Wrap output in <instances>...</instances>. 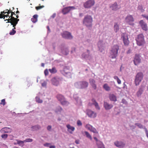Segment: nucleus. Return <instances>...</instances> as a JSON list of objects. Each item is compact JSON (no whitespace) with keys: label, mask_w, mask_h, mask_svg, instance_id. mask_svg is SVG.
Wrapping results in <instances>:
<instances>
[{"label":"nucleus","mask_w":148,"mask_h":148,"mask_svg":"<svg viewBox=\"0 0 148 148\" xmlns=\"http://www.w3.org/2000/svg\"><path fill=\"white\" fill-rule=\"evenodd\" d=\"M125 21L126 23L130 25H133L134 19L132 15H128L125 18Z\"/></svg>","instance_id":"7"},{"label":"nucleus","mask_w":148,"mask_h":148,"mask_svg":"<svg viewBox=\"0 0 148 148\" xmlns=\"http://www.w3.org/2000/svg\"><path fill=\"white\" fill-rule=\"evenodd\" d=\"M119 47L118 45H115L113 46L110 51V57L112 59L116 58L117 56Z\"/></svg>","instance_id":"2"},{"label":"nucleus","mask_w":148,"mask_h":148,"mask_svg":"<svg viewBox=\"0 0 148 148\" xmlns=\"http://www.w3.org/2000/svg\"><path fill=\"white\" fill-rule=\"evenodd\" d=\"M40 128V127L38 125H36V126H33L32 127V129H34V130H36L39 129Z\"/></svg>","instance_id":"35"},{"label":"nucleus","mask_w":148,"mask_h":148,"mask_svg":"<svg viewBox=\"0 0 148 148\" xmlns=\"http://www.w3.org/2000/svg\"><path fill=\"white\" fill-rule=\"evenodd\" d=\"M103 88L106 91H109L110 90V88L107 84H104L103 86Z\"/></svg>","instance_id":"26"},{"label":"nucleus","mask_w":148,"mask_h":148,"mask_svg":"<svg viewBox=\"0 0 148 148\" xmlns=\"http://www.w3.org/2000/svg\"><path fill=\"white\" fill-rule=\"evenodd\" d=\"M141 56L139 54H136L134 58V64L137 65L141 62Z\"/></svg>","instance_id":"9"},{"label":"nucleus","mask_w":148,"mask_h":148,"mask_svg":"<svg viewBox=\"0 0 148 148\" xmlns=\"http://www.w3.org/2000/svg\"><path fill=\"white\" fill-rule=\"evenodd\" d=\"M10 19L13 21L14 22L17 23V24L18 23V22L19 20V19L16 18H14V17H12V18H11V19Z\"/></svg>","instance_id":"34"},{"label":"nucleus","mask_w":148,"mask_h":148,"mask_svg":"<svg viewBox=\"0 0 148 148\" xmlns=\"http://www.w3.org/2000/svg\"><path fill=\"white\" fill-rule=\"evenodd\" d=\"M36 101L38 103H42V101L40 99V98L38 97H36Z\"/></svg>","instance_id":"36"},{"label":"nucleus","mask_w":148,"mask_h":148,"mask_svg":"<svg viewBox=\"0 0 148 148\" xmlns=\"http://www.w3.org/2000/svg\"><path fill=\"white\" fill-rule=\"evenodd\" d=\"M139 23L142 29L143 30L145 31H147V30L148 27L147 25L143 20L140 21Z\"/></svg>","instance_id":"14"},{"label":"nucleus","mask_w":148,"mask_h":148,"mask_svg":"<svg viewBox=\"0 0 148 148\" xmlns=\"http://www.w3.org/2000/svg\"><path fill=\"white\" fill-rule=\"evenodd\" d=\"M117 82L119 84H120L121 83V80L119 78L117 80Z\"/></svg>","instance_id":"54"},{"label":"nucleus","mask_w":148,"mask_h":148,"mask_svg":"<svg viewBox=\"0 0 148 148\" xmlns=\"http://www.w3.org/2000/svg\"><path fill=\"white\" fill-rule=\"evenodd\" d=\"M137 45L139 46L144 45L145 44V41L143 35L141 34L138 35L135 38Z\"/></svg>","instance_id":"3"},{"label":"nucleus","mask_w":148,"mask_h":148,"mask_svg":"<svg viewBox=\"0 0 148 148\" xmlns=\"http://www.w3.org/2000/svg\"><path fill=\"white\" fill-rule=\"evenodd\" d=\"M56 98L61 105H67L69 104V102L67 101L64 96L61 94H59L57 95Z\"/></svg>","instance_id":"5"},{"label":"nucleus","mask_w":148,"mask_h":148,"mask_svg":"<svg viewBox=\"0 0 148 148\" xmlns=\"http://www.w3.org/2000/svg\"><path fill=\"white\" fill-rule=\"evenodd\" d=\"M75 9L74 6H69L64 8L62 10V13L63 14H66L68 13L71 10Z\"/></svg>","instance_id":"12"},{"label":"nucleus","mask_w":148,"mask_h":148,"mask_svg":"<svg viewBox=\"0 0 148 148\" xmlns=\"http://www.w3.org/2000/svg\"><path fill=\"white\" fill-rule=\"evenodd\" d=\"M63 38L68 39H72L73 38L71 33L67 31L64 32L61 34Z\"/></svg>","instance_id":"11"},{"label":"nucleus","mask_w":148,"mask_h":148,"mask_svg":"<svg viewBox=\"0 0 148 148\" xmlns=\"http://www.w3.org/2000/svg\"><path fill=\"white\" fill-rule=\"evenodd\" d=\"M92 103H93V104H94V103H95V102H97L94 99H92Z\"/></svg>","instance_id":"56"},{"label":"nucleus","mask_w":148,"mask_h":148,"mask_svg":"<svg viewBox=\"0 0 148 148\" xmlns=\"http://www.w3.org/2000/svg\"><path fill=\"white\" fill-rule=\"evenodd\" d=\"M50 148H55V146L54 145L51 146L49 147Z\"/></svg>","instance_id":"62"},{"label":"nucleus","mask_w":148,"mask_h":148,"mask_svg":"<svg viewBox=\"0 0 148 148\" xmlns=\"http://www.w3.org/2000/svg\"><path fill=\"white\" fill-rule=\"evenodd\" d=\"M114 30L115 32H117L119 29V25L117 23H115L114 25Z\"/></svg>","instance_id":"30"},{"label":"nucleus","mask_w":148,"mask_h":148,"mask_svg":"<svg viewBox=\"0 0 148 148\" xmlns=\"http://www.w3.org/2000/svg\"><path fill=\"white\" fill-rule=\"evenodd\" d=\"M101 43V41H99V42H98V47H99V50L100 51V52H102V51H103L102 50H103V49H101V47L100 46V45H99V44Z\"/></svg>","instance_id":"40"},{"label":"nucleus","mask_w":148,"mask_h":148,"mask_svg":"<svg viewBox=\"0 0 148 148\" xmlns=\"http://www.w3.org/2000/svg\"><path fill=\"white\" fill-rule=\"evenodd\" d=\"M84 132L85 133V135L88 138H89L90 140H92V137L89 133L87 131H85Z\"/></svg>","instance_id":"33"},{"label":"nucleus","mask_w":148,"mask_h":148,"mask_svg":"<svg viewBox=\"0 0 148 148\" xmlns=\"http://www.w3.org/2000/svg\"><path fill=\"white\" fill-rule=\"evenodd\" d=\"M9 10H8V9L6 10H4L3 11L1 12V13L2 14L3 16L4 17V19H5V17H6L7 18L8 16H9V14H8V12H9Z\"/></svg>","instance_id":"22"},{"label":"nucleus","mask_w":148,"mask_h":148,"mask_svg":"<svg viewBox=\"0 0 148 148\" xmlns=\"http://www.w3.org/2000/svg\"><path fill=\"white\" fill-rule=\"evenodd\" d=\"M94 138L96 141L97 144L99 143L98 142H100V141L99 140H98L97 138L96 137H94Z\"/></svg>","instance_id":"51"},{"label":"nucleus","mask_w":148,"mask_h":148,"mask_svg":"<svg viewBox=\"0 0 148 148\" xmlns=\"http://www.w3.org/2000/svg\"><path fill=\"white\" fill-rule=\"evenodd\" d=\"M95 3L94 0H89L85 2L84 4L85 8H89L93 6Z\"/></svg>","instance_id":"8"},{"label":"nucleus","mask_w":148,"mask_h":148,"mask_svg":"<svg viewBox=\"0 0 148 148\" xmlns=\"http://www.w3.org/2000/svg\"><path fill=\"white\" fill-rule=\"evenodd\" d=\"M104 107L106 110H108L112 108L113 106L112 104H110L106 102H104Z\"/></svg>","instance_id":"19"},{"label":"nucleus","mask_w":148,"mask_h":148,"mask_svg":"<svg viewBox=\"0 0 148 148\" xmlns=\"http://www.w3.org/2000/svg\"><path fill=\"white\" fill-rule=\"evenodd\" d=\"M142 16L143 17L145 18L146 19L148 20V16H146L143 14H142Z\"/></svg>","instance_id":"52"},{"label":"nucleus","mask_w":148,"mask_h":148,"mask_svg":"<svg viewBox=\"0 0 148 148\" xmlns=\"http://www.w3.org/2000/svg\"><path fill=\"white\" fill-rule=\"evenodd\" d=\"M62 110V108L60 106L58 107L56 109V112H60Z\"/></svg>","instance_id":"43"},{"label":"nucleus","mask_w":148,"mask_h":148,"mask_svg":"<svg viewBox=\"0 0 148 148\" xmlns=\"http://www.w3.org/2000/svg\"><path fill=\"white\" fill-rule=\"evenodd\" d=\"M38 15L37 14L34 15L31 19V21L34 23H36L38 21Z\"/></svg>","instance_id":"25"},{"label":"nucleus","mask_w":148,"mask_h":148,"mask_svg":"<svg viewBox=\"0 0 148 148\" xmlns=\"http://www.w3.org/2000/svg\"><path fill=\"white\" fill-rule=\"evenodd\" d=\"M85 127L88 130H90V131L94 133H98V132L97 131L96 129L90 124H87L85 126Z\"/></svg>","instance_id":"15"},{"label":"nucleus","mask_w":148,"mask_h":148,"mask_svg":"<svg viewBox=\"0 0 148 148\" xmlns=\"http://www.w3.org/2000/svg\"><path fill=\"white\" fill-rule=\"evenodd\" d=\"M94 105L95 106V108L96 109L99 110L100 108L98 105V104L97 102H95V103H94Z\"/></svg>","instance_id":"37"},{"label":"nucleus","mask_w":148,"mask_h":148,"mask_svg":"<svg viewBox=\"0 0 148 148\" xmlns=\"http://www.w3.org/2000/svg\"><path fill=\"white\" fill-rule=\"evenodd\" d=\"M143 75L142 72L137 73L136 76L134 80L135 85L136 86L138 85L143 78Z\"/></svg>","instance_id":"6"},{"label":"nucleus","mask_w":148,"mask_h":148,"mask_svg":"<svg viewBox=\"0 0 148 148\" xmlns=\"http://www.w3.org/2000/svg\"><path fill=\"white\" fill-rule=\"evenodd\" d=\"M8 21L6 22V23H10L13 26V27H15L16 25L17 24V23L14 22L13 21L11 20H8Z\"/></svg>","instance_id":"28"},{"label":"nucleus","mask_w":148,"mask_h":148,"mask_svg":"<svg viewBox=\"0 0 148 148\" xmlns=\"http://www.w3.org/2000/svg\"><path fill=\"white\" fill-rule=\"evenodd\" d=\"M8 135L7 134H2V135L1 136V137L3 138V139H5L6 138H7V137H8Z\"/></svg>","instance_id":"45"},{"label":"nucleus","mask_w":148,"mask_h":148,"mask_svg":"<svg viewBox=\"0 0 148 148\" xmlns=\"http://www.w3.org/2000/svg\"><path fill=\"white\" fill-rule=\"evenodd\" d=\"M135 125L137 126L140 129L143 128V125L140 123H136L135 124Z\"/></svg>","instance_id":"39"},{"label":"nucleus","mask_w":148,"mask_h":148,"mask_svg":"<svg viewBox=\"0 0 148 148\" xmlns=\"http://www.w3.org/2000/svg\"><path fill=\"white\" fill-rule=\"evenodd\" d=\"M90 83L92 87L94 90H96L97 88V85L95 81L93 79H90Z\"/></svg>","instance_id":"18"},{"label":"nucleus","mask_w":148,"mask_h":148,"mask_svg":"<svg viewBox=\"0 0 148 148\" xmlns=\"http://www.w3.org/2000/svg\"><path fill=\"white\" fill-rule=\"evenodd\" d=\"M33 141V140L31 138H28L27 139H25V140L24 141V142H32Z\"/></svg>","instance_id":"44"},{"label":"nucleus","mask_w":148,"mask_h":148,"mask_svg":"<svg viewBox=\"0 0 148 148\" xmlns=\"http://www.w3.org/2000/svg\"><path fill=\"white\" fill-rule=\"evenodd\" d=\"M49 71L51 73H55L57 72V70L55 67H53L52 69H49Z\"/></svg>","instance_id":"27"},{"label":"nucleus","mask_w":148,"mask_h":148,"mask_svg":"<svg viewBox=\"0 0 148 148\" xmlns=\"http://www.w3.org/2000/svg\"><path fill=\"white\" fill-rule=\"evenodd\" d=\"M12 130L9 127H4L2 128L0 130L1 132L4 133H10Z\"/></svg>","instance_id":"20"},{"label":"nucleus","mask_w":148,"mask_h":148,"mask_svg":"<svg viewBox=\"0 0 148 148\" xmlns=\"http://www.w3.org/2000/svg\"><path fill=\"white\" fill-rule=\"evenodd\" d=\"M99 143L97 144L98 148H105L102 142H98Z\"/></svg>","instance_id":"31"},{"label":"nucleus","mask_w":148,"mask_h":148,"mask_svg":"<svg viewBox=\"0 0 148 148\" xmlns=\"http://www.w3.org/2000/svg\"><path fill=\"white\" fill-rule=\"evenodd\" d=\"M56 16V14H53L52 16V17L53 18H54L55 16Z\"/></svg>","instance_id":"63"},{"label":"nucleus","mask_w":148,"mask_h":148,"mask_svg":"<svg viewBox=\"0 0 148 148\" xmlns=\"http://www.w3.org/2000/svg\"><path fill=\"white\" fill-rule=\"evenodd\" d=\"M24 142V141H21L20 140L18 141L17 142V143L18 144H20L21 143H23Z\"/></svg>","instance_id":"57"},{"label":"nucleus","mask_w":148,"mask_h":148,"mask_svg":"<svg viewBox=\"0 0 148 148\" xmlns=\"http://www.w3.org/2000/svg\"><path fill=\"white\" fill-rule=\"evenodd\" d=\"M8 17H9L8 18V19H5L4 21H8L7 22H8V21H9V20H10V19H11V18L9 16H8Z\"/></svg>","instance_id":"59"},{"label":"nucleus","mask_w":148,"mask_h":148,"mask_svg":"<svg viewBox=\"0 0 148 148\" xmlns=\"http://www.w3.org/2000/svg\"><path fill=\"white\" fill-rule=\"evenodd\" d=\"M0 104L1 105L2 104L3 106H4L5 104V99H2L1 101V102L0 103Z\"/></svg>","instance_id":"46"},{"label":"nucleus","mask_w":148,"mask_h":148,"mask_svg":"<svg viewBox=\"0 0 148 148\" xmlns=\"http://www.w3.org/2000/svg\"><path fill=\"white\" fill-rule=\"evenodd\" d=\"M48 71L47 69H46L45 70L44 73L45 75H47L48 74Z\"/></svg>","instance_id":"49"},{"label":"nucleus","mask_w":148,"mask_h":148,"mask_svg":"<svg viewBox=\"0 0 148 148\" xmlns=\"http://www.w3.org/2000/svg\"><path fill=\"white\" fill-rule=\"evenodd\" d=\"M75 86L77 88L80 89L85 88L88 87V83L85 81L76 82L74 84Z\"/></svg>","instance_id":"4"},{"label":"nucleus","mask_w":148,"mask_h":148,"mask_svg":"<svg viewBox=\"0 0 148 148\" xmlns=\"http://www.w3.org/2000/svg\"><path fill=\"white\" fill-rule=\"evenodd\" d=\"M51 127L50 125H49L47 127V129L48 130H50L51 129Z\"/></svg>","instance_id":"55"},{"label":"nucleus","mask_w":148,"mask_h":148,"mask_svg":"<svg viewBox=\"0 0 148 148\" xmlns=\"http://www.w3.org/2000/svg\"><path fill=\"white\" fill-rule=\"evenodd\" d=\"M93 18L90 15H86L83 19V24L87 27H91L92 26Z\"/></svg>","instance_id":"1"},{"label":"nucleus","mask_w":148,"mask_h":148,"mask_svg":"<svg viewBox=\"0 0 148 148\" xmlns=\"http://www.w3.org/2000/svg\"><path fill=\"white\" fill-rule=\"evenodd\" d=\"M47 84L46 82H44L42 84V86L43 87H45L46 86Z\"/></svg>","instance_id":"50"},{"label":"nucleus","mask_w":148,"mask_h":148,"mask_svg":"<svg viewBox=\"0 0 148 148\" xmlns=\"http://www.w3.org/2000/svg\"><path fill=\"white\" fill-rule=\"evenodd\" d=\"M16 32V31L13 29H12V30L9 33V34L11 35H13L15 34Z\"/></svg>","instance_id":"38"},{"label":"nucleus","mask_w":148,"mask_h":148,"mask_svg":"<svg viewBox=\"0 0 148 148\" xmlns=\"http://www.w3.org/2000/svg\"><path fill=\"white\" fill-rule=\"evenodd\" d=\"M114 78L116 80L119 78L117 76H116L114 77Z\"/></svg>","instance_id":"60"},{"label":"nucleus","mask_w":148,"mask_h":148,"mask_svg":"<svg viewBox=\"0 0 148 148\" xmlns=\"http://www.w3.org/2000/svg\"><path fill=\"white\" fill-rule=\"evenodd\" d=\"M44 7V5L39 6L36 7L35 8L37 10H38L43 8Z\"/></svg>","instance_id":"42"},{"label":"nucleus","mask_w":148,"mask_h":148,"mask_svg":"<svg viewBox=\"0 0 148 148\" xmlns=\"http://www.w3.org/2000/svg\"><path fill=\"white\" fill-rule=\"evenodd\" d=\"M143 92V89L141 88H140L137 92V95L138 97L140 96L142 94Z\"/></svg>","instance_id":"29"},{"label":"nucleus","mask_w":148,"mask_h":148,"mask_svg":"<svg viewBox=\"0 0 148 148\" xmlns=\"http://www.w3.org/2000/svg\"><path fill=\"white\" fill-rule=\"evenodd\" d=\"M19 16H18V15H16V18H18Z\"/></svg>","instance_id":"64"},{"label":"nucleus","mask_w":148,"mask_h":148,"mask_svg":"<svg viewBox=\"0 0 148 148\" xmlns=\"http://www.w3.org/2000/svg\"><path fill=\"white\" fill-rule=\"evenodd\" d=\"M2 14H1V13H0V18H3V19H4V17L2 15Z\"/></svg>","instance_id":"61"},{"label":"nucleus","mask_w":148,"mask_h":148,"mask_svg":"<svg viewBox=\"0 0 148 148\" xmlns=\"http://www.w3.org/2000/svg\"><path fill=\"white\" fill-rule=\"evenodd\" d=\"M77 125L79 126H80L82 125V123L81 121L79 120H78L77 121Z\"/></svg>","instance_id":"48"},{"label":"nucleus","mask_w":148,"mask_h":148,"mask_svg":"<svg viewBox=\"0 0 148 148\" xmlns=\"http://www.w3.org/2000/svg\"><path fill=\"white\" fill-rule=\"evenodd\" d=\"M144 129L145 130V133H146V136L147 137V138H148V131L147 130V128H146L145 127L144 128Z\"/></svg>","instance_id":"47"},{"label":"nucleus","mask_w":148,"mask_h":148,"mask_svg":"<svg viewBox=\"0 0 148 148\" xmlns=\"http://www.w3.org/2000/svg\"><path fill=\"white\" fill-rule=\"evenodd\" d=\"M60 79L58 77H53L51 80L52 84L55 86H58L59 84Z\"/></svg>","instance_id":"17"},{"label":"nucleus","mask_w":148,"mask_h":148,"mask_svg":"<svg viewBox=\"0 0 148 148\" xmlns=\"http://www.w3.org/2000/svg\"><path fill=\"white\" fill-rule=\"evenodd\" d=\"M75 142L76 144H78L79 143V140H75Z\"/></svg>","instance_id":"53"},{"label":"nucleus","mask_w":148,"mask_h":148,"mask_svg":"<svg viewBox=\"0 0 148 148\" xmlns=\"http://www.w3.org/2000/svg\"><path fill=\"white\" fill-rule=\"evenodd\" d=\"M121 38L123 39L125 45H128L129 43V41L127 35L125 33H122L121 34Z\"/></svg>","instance_id":"10"},{"label":"nucleus","mask_w":148,"mask_h":148,"mask_svg":"<svg viewBox=\"0 0 148 148\" xmlns=\"http://www.w3.org/2000/svg\"><path fill=\"white\" fill-rule=\"evenodd\" d=\"M50 145L49 143H46L44 145L46 147H48L49 146V145Z\"/></svg>","instance_id":"58"},{"label":"nucleus","mask_w":148,"mask_h":148,"mask_svg":"<svg viewBox=\"0 0 148 148\" xmlns=\"http://www.w3.org/2000/svg\"><path fill=\"white\" fill-rule=\"evenodd\" d=\"M138 10H140L142 12H143L144 11V10L143 9V7L141 5H139L138 7Z\"/></svg>","instance_id":"41"},{"label":"nucleus","mask_w":148,"mask_h":148,"mask_svg":"<svg viewBox=\"0 0 148 148\" xmlns=\"http://www.w3.org/2000/svg\"><path fill=\"white\" fill-rule=\"evenodd\" d=\"M110 8L113 10H116L121 8V6L117 4L116 2H115L110 6Z\"/></svg>","instance_id":"16"},{"label":"nucleus","mask_w":148,"mask_h":148,"mask_svg":"<svg viewBox=\"0 0 148 148\" xmlns=\"http://www.w3.org/2000/svg\"><path fill=\"white\" fill-rule=\"evenodd\" d=\"M114 144L116 147L120 148L123 147L125 145V144L121 142L116 141L115 142Z\"/></svg>","instance_id":"21"},{"label":"nucleus","mask_w":148,"mask_h":148,"mask_svg":"<svg viewBox=\"0 0 148 148\" xmlns=\"http://www.w3.org/2000/svg\"><path fill=\"white\" fill-rule=\"evenodd\" d=\"M8 14H9H9L10 13H11L10 15V17L11 18H12V17H14V16H13V15H16V14L14 13L15 12H12V11L10 9H9V12L8 11Z\"/></svg>","instance_id":"32"},{"label":"nucleus","mask_w":148,"mask_h":148,"mask_svg":"<svg viewBox=\"0 0 148 148\" xmlns=\"http://www.w3.org/2000/svg\"><path fill=\"white\" fill-rule=\"evenodd\" d=\"M66 127L68 129V131H69V132L71 133H72V132L75 129V127H74L71 126L70 125L68 124L66 125Z\"/></svg>","instance_id":"23"},{"label":"nucleus","mask_w":148,"mask_h":148,"mask_svg":"<svg viewBox=\"0 0 148 148\" xmlns=\"http://www.w3.org/2000/svg\"><path fill=\"white\" fill-rule=\"evenodd\" d=\"M86 114L89 117L91 118H95L97 116L96 113L90 110H86Z\"/></svg>","instance_id":"13"},{"label":"nucleus","mask_w":148,"mask_h":148,"mask_svg":"<svg viewBox=\"0 0 148 148\" xmlns=\"http://www.w3.org/2000/svg\"><path fill=\"white\" fill-rule=\"evenodd\" d=\"M109 99L110 100L115 101H116V96L113 94H110L109 95Z\"/></svg>","instance_id":"24"}]
</instances>
